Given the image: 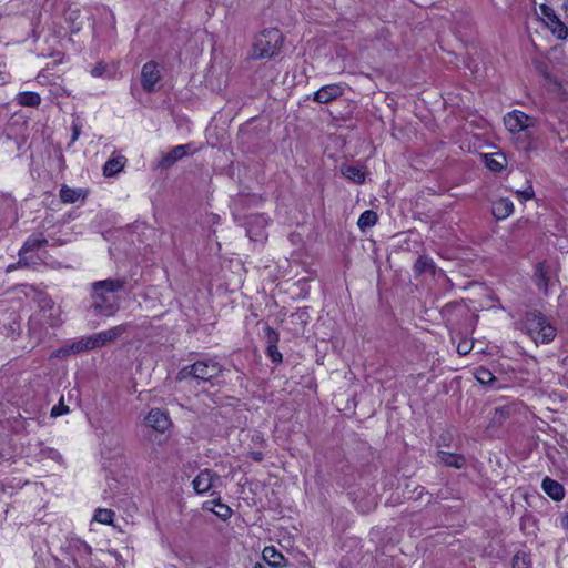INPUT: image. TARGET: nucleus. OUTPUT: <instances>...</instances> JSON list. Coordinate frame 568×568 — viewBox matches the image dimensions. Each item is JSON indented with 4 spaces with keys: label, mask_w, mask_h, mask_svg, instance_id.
<instances>
[{
    "label": "nucleus",
    "mask_w": 568,
    "mask_h": 568,
    "mask_svg": "<svg viewBox=\"0 0 568 568\" xmlns=\"http://www.w3.org/2000/svg\"><path fill=\"white\" fill-rule=\"evenodd\" d=\"M40 310L30 318L29 326L32 332L47 327H57L62 323L61 308L49 297H42L39 302Z\"/></svg>",
    "instance_id": "obj_2"
},
{
    "label": "nucleus",
    "mask_w": 568,
    "mask_h": 568,
    "mask_svg": "<svg viewBox=\"0 0 568 568\" xmlns=\"http://www.w3.org/2000/svg\"><path fill=\"white\" fill-rule=\"evenodd\" d=\"M160 79L161 72L158 63H155L154 61H149L142 67L141 83L144 91H154L155 85L160 81Z\"/></svg>",
    "instance_id": "obj_9"
},
{
    "label": "nucleus",
    "mask_w": 568,
    "mask_h": 568,
    "mask_svg": "<svg viewBox=\"0 0 568 568\" xmlns=\"http://www.w3.org/2000/svg\"><path fill=\"white\" fill-rule=\"evenodd\" d=\"M114 513L111 509L99 508L95 510L93 519L103 525H111L113 523Z\"/></svg>",
    "instance_id": "obj_31"
},
{
    "label": "nucleus",
    "mask_w": 568,
    "mask_h": 568,
    "mask_svg": "<svg viewBox=\"0 0 568 568\" xmlns=\"http://www.w3.org/2000/svg\"><path fill=\"white\" fill-rule=\"evenodd\" d=\"M377 220L378 217L376 212L366 210L359 215L357 225L362 231H365L366 229L374 226L377 223Z\"/></svg>",
    "instance_id": "obj_26"
},
{
    "label": "nucleus",
    "mask_w": 568,
    "mask_h": 568,
    "mask_svg": "<svg viewBox=\"0 0 568 568\" xmlns=\"http://www.w3.org/2000/svg\"><path fill=\"white\" fill-rule=\"evenodd\" d=\"M513 568H530V559L526 554H517L513 558Z\"/></svg>",
    "instance_id": "obj_33"
},
{
    "label": "nucleus",
    "mask_w": 568,
    "mask_h": 568,
    "mask_svg": "<svg viewBox=\"0 0 568 568\" xmlns=\"http://www.w3.org/2000/svg\"><path fill=\"white\" fill-rule=\"evenodd\" d=\"M341 173L353 183L363 184L365 182V172L358 166L343 165Z\"/></svg>",
    "instance_id": "obj_22"
},
{
    "label": "nucleus",
    "mask_w": 568,
    "mask_h": 568,
    "mask_svg": "<svg viewBox=\"0 0 568 568\" xmlns=\"http://www.w3.org/2000/svg\"><path fill=\"white\" fill-rule=\"evenodd\" d=\"M473 342L468 339L460 341L457 345V352L459 355H467L473 348Z\"/></svg>",
    "instance_id": "obj_34"
},
{
    "label": "nucleus",
    "mask_w": 568,
    "mask_h": 568,
    "mask_svg": "<svg viewBox=\"0 0 568 568\" xmlns=\"http://www.w3.org/2000/svg\"><path fill=\"white\" fill-rule=\"evenodd\" d=\"M79 134H80V131H79L78 126H73L72 142L78 140Z\"/></svg>",
    "instance_id": "obj_41"
},
{
    "label": "nucleus",
    "mask_w": 568,
    "mask_h": 568,
    "mask_svg": "<svg viewBox=\"0 0 568 568\" xmlns=\"http://www.w3.org/2000/svg\"><path fill=\"white\" fill-rule=\"evenodd\" d=\"M126 159L123 155H115L110 158L103 168V173L106 176H113L119 173L125 165Z\"/></svg>",
    "instance_id": "obj_21"
},
{
    "label": "nucleus",
    "mask_w": 568,
    "mask_h": 568,
    "mask_svg": "<svg viewBox=\"0 0 568 568\" xmlns=\"http://www.w3.org/2000/svg\"><path fill=\"white\" fill-rule=\"evenodd\" d=\"M220 480V476L210 469L201 470L200 474L193 479L192 485L197 494H205L215 483Z\"/></svg>",
    "instance_id": "obj_11"
},
{
    "label": "nucleus",
    "mask_w": 568,
    "mask_h": 568,
    "mask_svg": "<svg viewBox=\"0 0 568 568\" xmlns=\"http://www.w3.org/2000/svg\"><path fill=\"white\" fill-rule=\"evenodd\" d=\"M266 224L267 220L263 215L253 216L248 222V227L246 230L247 235L254 240L262 237V229H264Z\"/></svg>",
    "instance_id": "obj_20"
},
{
    "label": "nucleus",
    "mask_w": 568,
    "mask_h": 568,
    "mask_svg": "<svg viewBox=\"0 0 568 568\" xmlns=\"http://www.w3.org/2000/svg\"><path fill=\"white\" fill-rule=\"evenodd\" d=\"M560 525L564 529H567L568 530V514H565L561 518H560Z\"/></svg>",
    "instance_id": "obj_38"
},
{
    "label": "nucleus",
    "mask_w": 568,
    "mask_h": 568,
    "mask_svg": "<svg viewBox=\"0 0 568 568\" xmlns=\"http://www.w3.org/2000/svg\"><path fill=\"white\" fill-rule=\"evenodd\" d=\"M516 193H517V195H518L520 199H523V200H525V201L531 200V199L534 197V195H535V192H534V189H532V186H531V185L527 186V187H526L525 190H523V191H517Z\"/></svg>",
    "instance_id": "obj_36"
},
{
    "label": "nucleus",
    "mask_w": 568,
    "mask_h": 568,
    "mask_svg": "<svg viewBox=\"0 0 568 568\" xmlns=\"http://www.w3.org/2000/svg\"><path fill=\"white\" fill-rule=\"evenodd\" d=\"M344 93V88L342 84L332 83L323 85L313 94V100L320 104L329 103L333 100H336Z\"/></svg>",
    "instance_id": "obj_10"
},
{
    "label": "nucleus",
    "mask_w": 568,
    "mask_h": 568,
    "mask_svg": "<svg viewBox=\"0 0 568 568\" xmlns=\"http://www.w3.org/2000/svg\"><path fill=\"white\" fill-rule=\"evenodd\" d=\"M254 568H263V567H262V566H260V565H256Z\"/></svg>",
    "instance_id": "obj_42"
},
{
    "label": "nucleus",
    "mask_w": 568,
    "mask_h": 568,
    "mask_svg": "<svg viewBox=\"0 0 568 568\" xmlns=\"http://www.w3.org/2000/svg\"><path fill=\"white\" fill-rule=\"evenodd\" d=\"M536 284L545 294L548 293V276L544 264H538L536 268Z\"/></svg>",
    "instance_id": "obj_29"
},
{
    "label": "nucleus",
    "mask_w": 568,
    "mask_h": 568,
    "mask_svg": "<svg viewBox=\"0 0 568 568\" xmlns=\"http://www.w3.org/2000/svg\"><path fill=\"white\" fill-rule=\"evenodd\" d=\"M85 348H84V345H83V342H82V337L77 341V342H73L69 345H65L59 349H57L53 354H52V357H57V358H62V357H67L71 354H79L81 352H84Z\"/></svg>",
    "instance_id": "obj_23"
},
{
    "label": "nucleus",
    "mask_w": 568,
    "mask_h": 568,
    "mask_svg": "<svg viewBox=\"0 0 568 568\" xmlns=\"http://www.w3.org/2000/svg\"><path fill=\"white\" fill-rule=\"evenodd\" d=\"M47 239L44 237V235L42 233H37V234H32L30 235L26 242L23 243L22 247L20 248V260L23 258V256L29 253V252H33L38 248H40L41 246H43L44 244H47Z\"/></svg>",
    "instance_id": "obj_17"
},
{
    "label": "nucleus",
    "mask_w": 568,
    "mask_h": 568,
    "mask_svg": "<svg viewBox=\"0 0 568 568\" xmlns=\"http://www.w3.org/2000/svg\"><path fill=\"white\" fill-rule=\"evenodd\" d=\"M263 559L273 568L287 566V559L274 546H267L262 551Z\"/></svg>",
    "instance_id": "obj_14"
},
{
    "label": "nucleus",
    "mask_w": 568,
    "mask_h": 568,
    "mask_svg": "<svg viewBox=\"0 0 568 568\" xmlns=\"http://www.w3.org/2000/svg\"><path fill=\"white\" fill-rule=\"evenodd\" d=\"M267 349L266 354L274 363L282 362V354L278 352L276 343L278 341V335L271 328L267 327Z\"/></svg>",
    "instance_id": "obj_19"
},
{
    "label": "nucleus",
    "mask_w": 568,
    "mask_h": 568,
    "mask_svg": "<svg viewBox=\"0 0 568 568\" xmlns=\"http://www.w3.org/2000/svg\"><path fill=\"white\" fill-rule=\"evenodd\" d=\"M222 372V365L213 358H204L185 367L181 373L189 374L196 379L210 382L217 377Z\"/></svg>",
    "instance_id": "obj_5"
},
{
    "label": "nucleus",
    "mask_w": 568,
    "mask_h": 568,
    "mask_svg": "<svg viewBox=\"0 0 568 568\" xmlns=\"http://www.w3.org/2000/svg\"><path fill=\"white\" fill-rule=\"evenodd\" d=\"M189 148L190 146L187 144H181L172 148L168 153L162 155L159 162V166H161L162 169H168L172 166L176 161H179L180 159L184 158L187 154Z\"/></svg>",
    "instance_id": "obj_13"
},
{
    "label": "nucleus",
    "mask_w": 568,
    "mask_h": 568,
    "mask_svg": "<svg viewBox=\"0 0 568 568\" xmlns=\"http://www.w3.org/2000/svg\"><path fill=\"white\" fill-rule=\"evenodd\" d=\"M68 412H69V407L65 406L62 402H60L59 405H55L52 407L51 416L58 417V416L67 414Z\"/></svg>",
    "instance_id": "obj_35"
},
{
    "label": "nucleus",
    "mask_w": 568,
    "mask_h": 568,
    "mask_svg": "<svg viewBox=\"0 0 568 568\" xmlns=\"http://www.w3.org/2000/svg\"><path fill=\"white\" fill-rule=\"evenodd\" d=\"M474 375L475 378L483 385H493L496 382L493 373L485 367L476 368Z\"/></svg>",
    "instance_id": "obj_30"
},
{
    "label": "nucleus",
    "mask_w": 568,
    "mask_h": 568,
    "mask_svg": "<svg viewBox=\"0 0 568 568\" xmlns=\"http://www.w3.org/2000/svg\"><path fill=\"white\" fill-rule=\"evenodd\" d=\"M525 327L535 343L547 344L556 336V328L540 312L531 311L525 316Z\"/></svg>",
    "instance_id": "obj_3"
},
{
    "label": "nucleus",
    "mask_w": 568,
    "mask_h": 568,
    "mask_svg": "<svg viewBox=\"0 0 568 568\" xmlns=\"http://www.w3.org/2000/svg\"><path fill=\"white\" fill-rule=\"evenodd\" d=\"M514 211L513 202L507 197H500L493 202L491 212L497 220L507 219Z\"/></svg>",
    "instance_id": "obj_15"
},
{
    "label": "nucleus",
    "mask_w": 568,
    "mask_h": 568,
    "mask_svg": "<svg viewBox=\"0 0 568 568\" xmlns=\"http://www.w3.org/2000/svg\"><path fill=\"white\" fill-rule=\"evenodd\" d=\"M541 487L544 491L556 501H560L565 497V489L562 485L549 477H546L542 480Z\"/></svg>",
    "instance_id": "obj_16"
},
{
    "label": "nucleus",
    "mask_w": 568,
    "mask_h": 568,
    "mask_svg": "<svg viewBox=\"0 0 568 568\" xmlns=\"http://www.w3.org/2000/svg\"><path fill=\"white\" fill-rule=\"evenodd\" d=\"M103 68H94L91 73L93 77H100L102 74Z\"/></svg>",
    "instance_id": "obj_40"
},
{
    "label": "nucleus",
    "mask_w": 568,
    "mask_h": 568,
    "mask_svg": "<svg viewBox=\"0 0 568 568\" xmlns=\"http://www.w3.org/2000/svg\"><path fill=\"white\" fill-rule=\"evenodd\" d=\"M206 508L213 510L216 516L222 519H227L232 515V509L227 505L221 503L220 499L206 501Z\"/></svg>",
    "instance_id": "obj_25"
},
{
    "label": "nucleus",
    "mask_w": 568,
    "mask_h": 568,
    "mask_svg": "<svg viewBox=\"0 0 568 568\" xmlns=\"http://www.w3.org/2000/svg\"><path fill=\"white\" fill-rule=\"evenodd\" d=\"M18 103L23 106H38L41 97L36 92H22L18 95Z\"/></svg>",
    "instance_id": "obj_27"
},
{
    "label": "nucleus",
    "mask_w": 568,
    "mask_h": 568,
    "mask_svg": "<svg viewBox=\"0 0 568 568\" xmlns=\"http://www.w3.org/2000/svg\"><path fill=\"white\" fill-rule=\"evenodd\" d=\"M504 124L510 133L515 134L532 128L535 120L523 111L513 110L504 116Z\"/></svg>",
    "instance_id": "obj_8"
},
{
    "label": "nucleus",
    "mask_w": 568,
    "mask_h": 568,
    "mask_svg": "<svg viewBox=\"0 0 568 568\" xmlns=\"http://www.w3.org/2000/svg\"><path fill=\"white\" fill-rule=\"evenodd\" d=\"M282 42L283 37L278 29H266L255 41L252 57L254 59L272 58L281 50Z\"/></svg>",
    "instance_id": "obj_4"
},
{
    "label": "nucleus",
    "mask_w": 568,
    "mask_h": 568,
    "mask_svg": "<svg viewBox=\"0 0 568 568\" xmlns=\"http://www.w3.org/2000/svg\"><path fill=\"white\" fill-rule=\"evenodd\" d=\"M540 18L546 28L559 40H565L568 37V27L561 21L555 10L547 6L540 4Z\"/></svg>",
    "instance_id": "obj_7"
},
{
    "label": "nucleus",
    "mask_w": 568,
    "mask_h": 568,
    "mask_svg": "<svg viewBox=\"0 0 568 568\" xmlns=\"http://www.w3.org/2000/svg\"><path fill=\"white\" fill-rule=\"evenodd\" d=\"M560 8L568 18V0H560Z\"/></svg>",
    "instance_id": "obj_37"
},
{
    "label": "nucleus",
    "mask_w": 568,
    "mask_h": 568,
    "mask_svg": "<svg viewBox=\"0 0 568 568\" xmlns=\"http://www.w3.org/2000/svg\"><path fill=\"white\" fill-rule=\"evenodd\" d=\"M251 457H252L254 460L260 462V460H262L263 455H262V453H261V452H253V453H251Z\"/></svg>",
    "instance_id": "obj_39"
},
{
    "label": "nucleus",
    "mask_w": 568,
    "mask_h": 568,
    "mask_svg": "<svg viewBox=\"0 0 568 568\" xmlns=\"http://www.w3.org/2000/svg\"><path fill=\"white\" fill-rule=\"evenodd\" d=\"M146 424L156 432L164 433L170 426L168 415L160 408H152L145 417Z\"/></svg>",
    "instance_id": "obj_12"
},
{
    "label": "nucleus",
    "mask_w": 568,
    "mask_h": 568,
    "mask_svg": "<svg viewBox=\"0 0 568 568\" xmlns=\"http://www.w3.org/2000/svg\"><path fill=\"white\" fill-rule=\"evenodd\" d=\"M486 166L494 172H498L504 169L506 159L503 154L497 153L495 155H486Z\"/></svg>",
    "instance_id": "obj_28"
},
{
    "label": "nucleus",
    "mask_w": 568,
    "mask_h": 568,
    "mask_svg": "<svg viewBox=\"0 0 568 568\" xmlns=\"http://www.w3.org/2000/svg\"><path fill=\"white\" fill-rule=\"evenodd\" d=\"M435 264L434 261L428 256H419L415 263V271L418 273L424 272H434Z\"/></svg>",
    "instance_id": "obj_32"
},
{
    "label": "nucleus",
    "mask_w": 568,
    "mask_h": 568,
    "mask_svg": "<svg viewBox=\"0 0 568 568\" xmlns=\"http://www.w3.org/2000/svg\"><path fill=\"white\" fill-rule=\"evenodd\" d=\"M126 284L125 278H106L91 284L93 310L103 316H113L120 310L118 295Z\"/></svg>",
    "instance_id": "obj_1"
},
{
    "label": "nucleus",
    "mask_w": 568,
    "mask_h": 568,
    "mask_svg": "<svg viewBox=\"0 0 568 568\" xmlns=\"http://www.w3.org/2000/svg\"><path fill=\"white\" fill-rule=\"evenodd\" d=\"M84 197L81 189H71L63 185L60 190V199L64 203H75L79 199Z\"/></svg>",
    "instance_id": "obj_24"
},
{
    "label": "nucleus",
    "mask_w": 568,
    "mask_h": 568,
    "mask_svg": "<svg viewBox=\"0 0 568 568\" xmlns=\"http://www.w3.org/2000/svg\"><path fill=\"white\" fill-rule=\"evenodd\" d=\"M126 329L128 327L125 324H120L97 334L84 336L82 337L84 348L85 351H90L112 343L121 337L126 332Z\"/></svg>",
    "instance_id": "obj_6"
},
{
    "label": "nucleus",
    "mask_w": 568,
    "mask_h": 568,
    "mask_svg": "<svg viewBox=\"0 0 568 568\" xmlns=\"http://www.w3.org/2000/svg\"><path fill=\"white\" fill-rule=\"evenodd\" d=\"M437 456L439 460L448 467L462 469L466 466V458L463 455L439 450Z\"/></svg>",
    "instance_id": "obj_18"
}]
</instances>
